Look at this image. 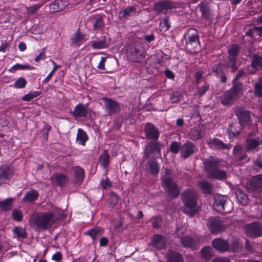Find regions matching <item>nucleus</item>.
Segmentation results:
<instances>
[{
	"mask_svg": "<svg viewBox=\"0 0 262 262\" xmlns=\"http://www.w3.org/2000/svg\"><path fill=\"white\" fill-rule=\"evenodd\" d=\"M262 143V140L258 139H247L246 141V150L256 149Z\"/></svg>",
	"mask_w": 262,
	"mask_h": 262,
	"instance_id": "obj_35",
	"label": "nucleus"
},
{
	"mask_svg": "<svg viewBox=\"0 0 262 262\" xmlns=\"http://www.w3.org/2000/svg\"><path fill=\"white\" fill-rule=\"evenodd\" d=\"M66 7L63 0H55L50 4V9L52 13L62 11Z\"/></svg>",
	"mask_w": 262,
	"mask_h": 262,
	"instance_id": "obj_26",
	"label": "nucleus"
},
{
	"mask_svg": "<svg viewBox=\"0 0 262 262\" xmlns=\"http://www.w3.org/2000/svg\"><path fill=\"white\" fill-rule=\"evenodd\" d=\"M136 12V8L134 6L128 7L119 12V17L122 19L130 16L132 13Z\"/></svg>",
	"mask_w": 262,
	"mask_h": 262,
	"instance_id": "obj_41",
	"label": "nucleus"
},
{
	"mask_svg": "<svg viewBox=\"0 0 262 262\" xmlns=\"http://www.w3.org/2000/svg\"><path fill=\"white\" fill-rule=\"evenodd\" d=\"M52 62L54 64V68L51 71V72L49 73V74L47 76V77L42 81L43 83H47L49 82V81L51 79L55 71L60 67V66L56 64L54 61L52 60Z\"/></svg>",
	"mask_w": 262,
	"mask_h": 262,
	"instance_id": "obj_51",
	"label": "nucleus"
},
{
	"mask_svg": "<svg viewBox=\"0 0 262 262\" xmlns=\"http://www.w3.org/2000/svg\"><path fill=\"white\" fill-rule=\"evenodd\" d=\"M39 93L38 92H33L24 95L22 98V100L25 101H29L37 97Z\"/></svg>",
	"mask_w": 262,
	"mask_h": 262,
	"instance_id": "obj_56",
	"label": "nucleus"
},
{
	"mask_svg": "<svg viewBox=\"0 0 262 262\" xmlns=\"http://www.w3.org/2000/svg\"><path fill=\"white\" fill-rule=\"evenodd\" d=\"M232 83L233 86L229 91L236 97L237 95L242 93L243 85L242 83L235 81H233Z\"/></svg>",
	"mask_w": 262,
	"mask_h": 262,
	"instance_id": "obj_39",
	"label": "nucleus"
},
{
	"mask_svg": "<svg viewBox=\"0 0 262 262\" xmlns=\"http://www.w3.org/2000/svg\"><path fill=\"white\" fill-rule=\"evenodd\" d=\"M209 85L205 83L202 87L200 88L198 90V94L200 96L204 95L209 89Z\"/></svg>",
	"mask_w": 262,
	"mask_h": 262,
	"instance_id": "obj_60",
	"label": "nucleus"
},
{
	"mask_svg": "<svg viewBox=\"0 0 262 262\" xmlns=\"http://www.w3.org/2000/svg\"><path fill=\"white\" fill-rule=\"evenodd\" d=\"M162 218L160 216H156L153 217L152 219V224L153 228H159L162 223Z\"/></svg>",
	"mask_w": 262,
	"mask_h": 262,
	"instance_id": "obj_59",
	"label": "nucleus"
},
{
	"mask_svg": "<svg viewBox=\"0 0 262 262\" xmlns=\"http://www.w3.org/2000/svg\"><path fill=\"white\" fill-rule=\"evenodd\" d=\"M219 162L214 159H208L204 162V166L207 177L220 180L227 178V173L217 167Z\"/></svg>",
	"mask_w": 262,
	"mask_h": 262,
	"instance_id": "obj_4",
	"label": "nucleus"
},
{
	"mask_svg": "<svg viewBox=\"0 0 262 262\" xmlns=\"http://www.w3.org/2000/svg\"><path fill=\"white\" fill-rule=\"evenodd\" d=\"M246 233L250 236L257 237L262 235V226L254 222L245 227Z\"/></svg>",
	"mask_w": 262,
	"mask_h": 262,
	"instance_id": "obj_12",
	"label": "nucleus"
},
{
	"mask_svg": "<svg viewBox=\"0 0 262 262\" xmlns=\"http://www.w3.org/2000/svg\"><path fill=\"white\" fill-rule=\"evenodd\" d=\"M207 227L212 233H219L225 229L223 222L218 217H210L207 222Z\"/></svg>",
	"mask_w": 262,
	"mask_h": 262,
	"instance_id": "obj_10",
	"label": "nucleus"
},
{
	"mask_svg": "<svg viewBox=\"0 0 262 262\" xmlns=\"http://www.w3.org/2000/svg\"><path fill=\"white\" fill-rule=\"evenodd\" d=\"M215 202L214 203V207L219 212L225 211V212H229L226 210L225 205L227 203L225 197L222 195H217L215 196Z\"/></svg>",
	"mask_w": 262,
	"mask_h": 262,
	"instance_id": "obj_20",
	"label": "nucleus"
},
{
	"mask_svg": "<svg viewBox=\"0 0 262 262\" xmlns=\"http://www.w3.org/2000/svg\"><path fill=\"white\" fill-rule=\"evenodd\" d=\"M170 27L168 17H165L162 21L160 23V29L162 31H167L170 28Z\"/></svg>",
	"mask_w": 262,
	"mask_h": 262,
	"instance_id": "obj_50",
	"label": "nucleus"
},
{
	"mask_svg": "<svg viewBox=\"0 0 262 262\" xmlns=\"http://www.w3.org/2000/svg\"><path fill=\"white\" fill-rule=\"evenodd\" d=\"M180 242L182 246L186 248H195L199 244L198 239L187 236L182 237Z\"/></svg>",
	"mask_w": 262,
	"mask_h": 262,
	"instance_id": "obj_22",
	"label": "nucleus"
},
{
	"mask_svg": "<svg viewBox=\"0 0 262 262\" xmlns=\"http://www.w3.org/2000/svg\"><path fill=\"white\" fill-rule=\"evenodd\" d=\"M89 44L94 49L96 50L106 48L108 47V43L104 36L97 38L96 40H92L89 42Z\"/></svg>",
	"mask_w": 262,
	"mask_h": 262,
	"instance_id": "obj_19",
	"label": "nucleus"
},
{
	"mask_svg": "<svg viewBox=\"0 0 262 262\" xmlns=\"http://www.w3.org/2000/svg\"><path fill=\"white\" fill-rule=\"evenodd\" d=\"M144 48L140 42L132 44L128 49L127 56L134 62H139L143 58Z\"/></svg>",
	"mask_w": 262,
	"mask_h": 262,
	"instance_id": "obj_7",
	"label": "nucleus"
},
{
	"mask_svg": "<svg viewBox=\"0 0 262 262\" xmlns=\"http://www.w3.org/2000/svg\"><path fill=\"white\" fill-rule=\"evenodd\" d=\"M255 94L259 97L262 96V78L254 85Z\"/></svg>",
	"mask_w": 262,
	"mask_h": 262,
	"instance_id": "obj_52",
	"label": "nucleus"
},
{
	"mask_svg": "<svg viewBox=\"0 0 262 262\" xmlns=\"http://www.w3.org/2000/svg\"><path fill=\"white\" fill-rule=\"evenodd\" d=\"M46 58V53L44 49L40 53V54L36 57L35 61L39 62L40 60H44Z\"/></svg>",
	"mask_w": 262,
	"mask_h": 262,
	"instance_id": "obj_63",
	"label": "nucleus"
},
{
	"mask_svg": "<svg viewBox=\"0 0 262 262\" xmlns=\"http://www.w3.org/2000/svg\"><path fill=\"white\" fill-rule=\"evenodd\" d=\"M166 258L168 262H184L182 256L179 253L174 251H168Z\"/></svg>",
	"mask_w": 262,
	"mask_h": 262,
	"instance_id": "obj_27",
	"label": "nucleus"
},
{
	"mask_svg": "<svg viewBox=\"0 0 262 262\" xmlns=\"http://www.w3.org/2000/svg\"><path fill=\"white\" fill-rule=\"evenodd\" d=\"M103 27V21L101 16H98L96 17L93 27L95 30H99Z\"/></svg>",
	"mask_w": 262,
	"mask_h": 262,
	"instance_id": "obj_54",
	"label": "nucleus"
},
{
	"mask_svg": "<svg viewBox=\"0 0 262 262\" xmlns=\"http://www.w3.org/2000/svg\"><path fill=\"white\" fill-rule=\"evenodd\" d=\"M151 242L152 246L158 249H162L166 247V239L160 234L154 236Z\"/></svg>",
	"mask_w": 262,
	"mask_h": 262,
	"instance_id": "obj_21",
	"label": "nucleus"
},
{
	"mask_svg": "<svg viewBox=\"0 0 262 262\" xmlns=\"http://www.w3.org/2000/svg\"><path fill=\"white\" fill-rule=\"evenodd\" d=\"M103 233V229L100 227H95L85 232L84 234L90 236L93 240H95L101 236Z\"/></svg>",
	"mask_w": 262,
	"mask_h": 262,
	"instance_id": "obj_34",
	"label": "nucleus"
},
{
	"mask_svg": "<svg viewBox=\"0 0 262 262\" xmlns=\"http://www.w3.org/2000/svg\"><path fill=\"white\" fill-rule=\"evenodd\" d=\"M238 52V47L236 45H233L228 49L229 59V66L232 68L233 71L237 69L235 61L237 59Z\"/></svg>",
	"mask_w": 262,
	"mask_h": 262,
	"instance_id": "obj_15",
	"label": "nucleus"
},
{
	"mask_svg": "<svg viewBox=\"0 0 262 262\" xmlns=\"http://www.w3.org/2000/svg\"><path fill=\"white\" fill-rule=\"evenodd\" d=\"M34 69L33 67L27 64H21L16 63L9 69V71L11 73H14L17 70H31Z\"/></svg>",
	"mask_w": 262,
	"mask_h": 262,
	"instance_id": "obj_43",
	"label": "nucleus"
},
{
	"mask_svg": "<svg viewBox=\"0 0 262 262\" xmlns=\"http://www.w3.org/2000/svg\"><path fill=\"white\" fill-rule=\"evenodd\" d=\"M71 114L75 118L85 117L88 115L87 106L82 103H79L74 110L71 112Z\"/></svg>",
	"mask_w": 262,
	"mask_h": 262,
	"instance_id": "obj_16",
	"label": "nucleus"
},
{
	"mask_svg": "<svg viewBox=\"0 0 262 262\" xmlns=\"http://www.w3.org/2000/svg\"><path fill=\"white\" fill-rule=\"evenodd\" d=\"M238 201L243 205H246L248 202L247 195L243 193L241 190H238L236 192Z\"/></svg>",
	"mask_w": 262,
	"mask_h": 262,
	"instance_id": "obj_44",
	"label": "nucleus"
},
{
	"mask_svg": "<svg viewBox=\"0 0 262 262\" xmlns=\"http://www.w3.org/2000/svg\"><path fill=\"white\" fill-rule=\"evenodd\" d=\"M179 4L168 1H163L156 3L155 4V10L159 13L165 14L178 8Z\"/></svg>",
	"mask_w": 262,
	"mask_h": 262,
	"instance_id": "obj_9",
	"label": "nucleus"
},
{
	"mask_svg": "<svg viewBox=\"0 0 262 262\" xmlns=\"http://www.w3.org/2000/svg\"><path fill=\"white\" fill-rule=\"evenodd\" d=\"M13 199L12 198H9L5 201L0 202V207L3 210L7 211L12 209V202Z\"/></svg>",
	"mask_w": 262,
	"mask_h": 262,
	"instance_id": "obj_45",
	"label": "nucleus"
},
{
	"mask_svg": "<svg viewBox=\"0 0 262 262\" xmlns=\"http://www.w3.org/2000/svg\"><path fill=\"white\" fill-rule=\"evenodd\" d=\"M201 255L205 259H210L213 255L212 249L210 247H206L201 250Z\"/></svg>",
	"mask_w": 262,
	"mask_h": 262,
	"instance_id": "obj_47",
	"label": "nucleus"
},
{
	"mask_svg": "<svg viewBox=\"0 0 262 262\" xmlns=\"http://www.w3.org/2000/svg\"><path fill=\"white\" fill-rule=\"evenodd\" d=\"M13 174V170L9 166L3 165L0 168V184L10 179Z\"/></svg>",
	"mask_w": 262,
	"mask_h": 262,
	"instance_id": "obj_17",
	"label": "nucleus"
},
{
	"mask_svg": "<svg viewBox=\"0 0 262 262\" xmlns=\"http://www.w3.org/2000/svg\"><path fill=\"white\" fill-rule=\"evenodd\" d=\"M47 206L49 211L37 212L29 220L30 226L35 231L49 229L59 219L61 210L52 204H48Z\"/></svg>",
	"mask_w": 262,
	"mask_h": 262,
	"instance_id": "obj_1",
	"label": "nucleus"
},
{
	"mask_svg": "<svg viewBox=\"0 0 262 262\" xmlns=\"http://www.w3.org/2000/svg\"><path fill=\"white\" fill-rule=\"evenodd\" d=\"M187 49L191 53L198 51L199 41L197 31L193 28L189 29L185 35Z\"/></svg>",
	"mask_w": 262,
	"mask_h": 262,
	"instance_id": "obj_6",
	"label": "nucleus"
},
{
	"mask_svg": "<svg viewBox=\"0 0 262 262\" xmlns=\"http://www.w3.org/2000/svg\"><path fill=\"white\" fill-rule=\"evenodd\" d=\"M182 198L184 204V212L190 216L195 214L199 210L197 205V195L195 192L191 189L185 190Z\"/></svg>",
	"mask_w": 262,
	"mask_h": 262,
	"instance_id": "obj_2",
	"label": "nucleus"
},
{
	"mask_svg": "<svg viewBox=\"0 0 262 262\" xmlns=\"http://www.w3.org/2000/svg\"><path fill=\"white\" fill-rule=\"evenodd\" d=\"M242 244L239 243L238 240H236L234 243L232 244V249L234 252L239 250L242 248Z\"/></svg>",
	"mask_w": 262,
	"mask_h": 262,
	"instance_id": "obj_64",
	"label": "nucleus"
},
{
	"mask_svg": "<svg viewBox=\"0 0 262 262\" xmlns=\"http://www.w3.org/2000/svg\"><path fill=\"white\" fill-rule=\"evenodd\" d=\"M88 136L82 129L79 128L77 130L76 141L78 144L85 145V142L88 140Z\"/></svg>",
	"mask_w": 262,
	"mask_h": 262,
	"instance_id": "obj_36",
	"label": "nucleus"
},
{
	"mask_svg": "<svg viewBox=\"0 0 262 262\" xmlns=\"http://www.w3.org/2000/svg\"><path fill=\"white\" fill-rule=\"evenodd\" d=\"M181 97L182 96L177 93H173L170 95V99L171 102L176 103L180 101Z\"/></svg>",
	"mask_w": 262,
	"mask_h": 262,
	"instance_id": "obj_61",
	"label": "nucleus"
},
{
	"mask_svg": "<svg viewBox=\"0 0 262 262\" xmlns=\"http://www.w3.org/2000/svg\"><path fill=\"white\" fill-rule=\"evenodd\" d=\"M164 144L157 141H151L147 143L145 147L144 156L146 158L157 159L161 156V149Z\"/></svg>",
	"mask_w": 262,
	"mask_h": 262,
	"instance_id": "obj_5",
	"label": "nucleus"
},
{
	"mask_svg": "<svg viewBox=\"0 0 262 262\" xmlns=\"http://www.w3.org/2000/svg\"><path fill=\"white\" fill-rule=\"evenodd\" d=\"M99 161L101 165L104 167H106L110 162V156L106 150H104L99 158Z\"/></svg>",
	"mask_w": 262,
	"mask_h": 262,
	"instance_id": "obj_46",
	"label": "nucleus"
},
{
	"mask_svg": "<svg viewBox=\"0 0 262 262\" xmlns=\"http://www.w3.org/2000/svg\"><path fill=\"white\" fill-rule=\"evenodd\" d=\"M162 185L168 196L172 198L178 196L180 190L177 184L172 180L171 171L165 168L163 171Z\"/></svg>",
	"mask_w": 262,
	"mask_h": 262,
	"instance_id": "obj_3",
	"label": "nucleus"
},
{
	"mask_svg": "<svg viewBox=\"0 0 262 262\" xmlns=\"http://www.w3.org/2000/svg\"><path fill=\"white\" fill-rule=\"evenodd\" d=\"M147 164L150 172L153 175H156L159 172L160 168L156 159H152L147 162Z\"/></svg>",
	"mask_w": 262,
	"mask_h": 262,
	"instance_id": "obj_33",
	"label": "nucleus"
},
{
	"mask_svg": "<svg viewBox=\"0 0 262 262\" xmlns=\"http://www.w3.org/2000/svg\"><path fill=\"white\" fill-rule=\"evenodd\" d=\"M233 157L237 161L245 160L247 155L244 152V148L241 145H236L233 149Z\"/></svg>",
	"mask_w": 262,
	"mask_h": 262,
	"instance_id": "obj_23",
	"label": "nucleus"
},
{
	"mask_svg": "<svg viewBox=\"0 0 262 262\" xmlns=\"http://www.w3.org/2000/svg\"><path fill=\"white\" fill-rule=\"evenodd\" d=\"M49 0H43V2L40 4H34L29 7H26V13L29 16L36 14L38 10L47 3Z\"/></svg>",
	"mask_w": 262,
	"mask_h": 262,
	"instance_id": "obj_32",
	"label": "nucleus"
},
{
	"mask_svg": "<svg viewBox=\"0 0 262 262\" xmlns=\"http://www.w3.org/2000/svg\"><path fill=\"white\" fill-rule=\"evenodd\" d=\"M198 186L205 194H210L213 191V187L211 183L207 181H201L199 183Z\"/></svg>",
	"mask_w": 262,
	"mask_h": 262,
	"instance_id": "obj_30",
	"label": "nucleus"
},
{
	"mask_svg": "<svg viewBox=\"0 0 262 262\" xmlns=\"http://www.w3.org/2000/svg\"><path fill=\"white\" fill-rule=\"evenodd\" d=\"M88 38L86 35L79 31H77L74 34L71 38V43L73 45H80L83 42L85 41Z\"/></svg>",
	"mask_w": 262,
	"mask_h": 262,
	"instance_id": "obj_29",
	"label": "nucleus"
},
{
	"mask_svg": "<svg viewBox=\"0 0 262 262\" xmlns=\"http://www.w3.org/2000/svg\"><path fill=\"white\" fill-rule=\"evenodd\" d=\"M205 135V129L202 125H198L191 128L188 134V137L193 141H196Z\"/></svg>",
	"mask_w": 262,
	"mask_h": 262,
	"instance_id": "obj_13",
	"label": "nucleus"
},
{
	"mask_svg": "<svg viewBox=\"0 0 262 262\" xmlns=\"http://www.w3.org/2000/svg\"><path fill=\"white\" fill-rule=\"evenodd\" d=\"M104 107L105 113L108 115H112L119 113L121 111L120 104L111 99L104 98Z\"/></svg>",
	"mask_w": 262,
	"mask_h": 262,
	"instance_id": "obj_8",
	"label": "nucleus"
},
{
	"mask_svg": "<svg viewBox=\"0 0 262 262\" xmlns=\"http://www.w3.org/2000/svg\"><path fill=\"white\" fill-rule=\"evenodd\" d=\"M27 81L24 77L18 78L14 83V87L16 89H23L27 84Z\"/></svg>",
	"mask_w": 262,
	"mask_h": 262,
	"instance_id": "obj_48",
	"label": "nucleus"
},
{
	"mask_svg": "<svg viewBox=\"0 0 262 262\" xmlns=\"http://www.w3.org/2000/svg\"><path fill=\"white\" fill-rule=\"evenodd\" d=\"M50 179L57 185L62 186L68 181V178L62 174L57 173L53 175Z\"/></svg>",
	"mask_w": 262,
	"mask_h": 262,
	"instance_id": "obj_28",
	"label": "nucleus"
},
{
	"mask_svg": "<svg viewBox=\"0 0 262 262\" xmlns=\"http://www.w3.org/2000/svg\"><path fill=\"white\" fill-rule=\"evenodd\" d=\"M208 144L211 148H216L219 149H228L230 148V145L225 144L223 141L217 138L210 139L208 142Z\"/></svg>",
	"mask_w": 262,
	"mask_h": 262,
	"instance_id": "obj_25",
	"label": "nucleus"
},
{
	"mask_svg": "<svg viewBox=\"0 0 262 262\" xmlns=\"http://www.w3.org/2000/svg\"><path fill=\"white\" fill-rule=\"evenodd\" d=\"M212 245L214 248L221 252H225L229 249L228 243L220 238H216L212 241Z\"/></svg>",
	"mask_w": 262,
	"mask_h": 262,
	"instance_id": "obj_24",
	"label": "nucleus"
},
{
	"mask_svg": "<svg viewBox=\"0 0 262 262\" xmlns=\"http://www.w3.org/2000/svg\"><path fill=\"white\" fill-rule=\"evenodd\" d=\"M251 185L255 189L262 188V180L254 178L251 182Z\"/></svg>",
	"mask_w": 262,
	"mask_h": 262,
	"instance_id": "obj_53",
	"label": "nucleus"
},
{
	"mask_svg": "<svg viewBox=\"0 0 262 262\" xmlns=\"http://www.w3.org/2000/svg\"><path fill=\"white\" fill-rule=\"evenodd\" d=\"M73 170L75 173L76 182L77 184H80L84 177V170L79 166L74 167Z\"/></svg>",
	"mask_w": 262,
	"mask_h": 262,
	"instance_id": "obj_37",
	"label": "nucleus"
},
{
	"mask_svg": "<svg viewBox=\"0 0 262 262\" xmlns=\"http://www.w3.org/2000/svg\"><path fill=\"white\" fill-rule=\"evenodd\" d=\"M235 97L229 91L226 92L221 97L222 103L224 105L231 104Z\"/></svg>",
	"mask_w": 262,
	"mask_h": 262,
	"instance_id": "obj_40",
	"label": "nucleus"
},
{
	"mask_svg": "<svg viewBox=\"0 0 262 262\" xmlns=\"http://www.w3.org/2000/svg\"><path fill=\"white\" fill-rule=\"evenodd\" d=\"M199 7L202 17L205 18H209L211 16V13L208 4L205 2H202L199 5Z\"/></svg>",
	"mask_w": 262,
	"mask_h": 262,
	"instance_id": "obj_38",
	"label": "nucleus"
},
{
	"mask_svg": "<svg viewBox=\"0 0 262 262\" xmlns=\"http://www.w3.org/2000/svg\"><path fill=\"white\" fill-rule=\"evenodd\" d=\"M12 215L13 219L14 220L18 222L21 221L23 217V215L21 211L18 209H15L13 210L12 213Z\"/></svg>",
	"mask_w": 262,
	"mask_h": 262,
	"instance_id": "obj_55",
	"label": "nucleus"
},
{
	"mask_svg": "<svg viewBox=\"0 0 262 262\" xmlns=\"http://www.w3.org/2000/svg\"><path fill=\"white\" fill-rule=\"evenodd\" d=\"M100 186L102 187V188L105 189L108 187H111V184L108 179L106 178L101 181Z\"/></svg>",
	"mask_w": 262,
	"mask_h": 262,
	"instance_id": "obj_62",
	"label": "nucleus"
},
{
	"mask_svg": "<svg viewBox=\"0 0 262 262\" xmlns=\"http://www.w3.org/2000/svg\"><path fill=\"white\" fill-rule=\"evenodd\" d=\"M224 66L222 63H217L212 68V71L216 74H221L223 73Z\"/></svg>",
	"mask_w": 262,
	"mask_h": 262,
	"instance_id": "obj_58",
	"label": "nucleus"
},
{
	"mask_svg": "<svg viewBox=\"0 0 262 262\" xmlns=\"http://www.w3.org/2000/svg\"><path fill=\"white\" fill-rule=\"evenodd\" d=\"M144 130L145 136L147 139H152L153 141H157L158 139L160 133L158 129L152 124L147 123Z\"/></svg>",
	"mask_w": 262,
	"mask_h": 262,
	"instance_id": "obj_14",
	"label": "nucleus"
},
{
	"mask_svg": "<svg viewBox=\"0 0 262 262\" xmlns=\"http://www.w3.org/2000/svg\"><path fill=\"white\" fill-rule=\"evenodd\" d=\"M13 233L14 235L18 239L25 238L27 236V233L25 229L21 227H15L13 229Z\"/></svg>",
	"mask_w": 262,
	"mask_h": 262,
	"instance_id": "obj_42",
	"label": "nucleus"
},
{
	"mask_svg": "<svg viewBox=\"0 0 262 262\" xmlns=\"http://www.w3.org/2000/svg\"><path fill=\"white\" fill-rule=\"evenodd\" d=\"M198 151V148L195 144L190 141H186L181 147V156L184 159L188 158Z\"/></svg>",
	"mask_w": 262,
	"mask_h": 262,
	"instance_id": "obj_11",
	"label": "nucleus"
},
{
	"mask_svg": "<svg viewBox=\"0 0 262 262\" xmlns=\"http://www.w3.org/2000/svg\"><path fill=\"white\" fill-rule=\"evenodd\" d=\"M39 196L38 191L35 189H31L28 191L23 198V201L29 203L36 201Z\"/></svg>",
	"mask_w": 262,
	"mask_h": 262,
	"instance_id": "obj_31",
	"label": "nucleus"
},
{
	"mask_svg": "<svg viewBox=\"0 0 262 262\" xmlns=\"http://www.w3.org/2000/svg\"><path fill=\"white\" fill-rule=\"evenodd\" d=\"M235 113L242 125L250 123V117L248 111H245L241 108H239L236 110Z\"/></svg>",
	"mask_w": 262,
	"mask_h": 262,
	"instance_id": "obj_18",
	"label": "nucleus"
},
{
	"mask_svg": "<svg viewBox=\"0 0 262 262\" xmlns=\"http://www.w3.org/2000/svg\"><path fill=\"white\" fill-rule=\"evenodd\" d=\"M170 150L173 154H177L181 150L180 144L177 142H172L170 144Z\"/></svg>",
	"mask_w": 262,
	"mask_h": 262,
	"instance_id": "obj_57",
	"label": "nucleus"
},
{
	"mask_svg": "<svg viewBox=\"0 0 262 262\" xmlns=\"http://www.w3.org/2000/svg\"><path fill=\"white\" fill-rule=\"evenodd\" d=\"M252 66L254 68H258L262 66V58L257 55L253 56Z\"/></svg>",
	"mask_w": 262,
	"mask_h": 262,
	"instance_id": "obj_49",
	"label": "nucleus"
}]
</instances>
